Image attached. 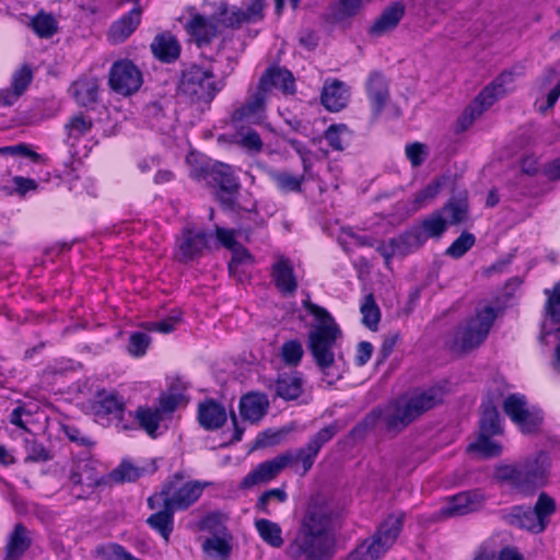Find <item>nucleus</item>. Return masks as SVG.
Wrapping results in <instances>:
<instances>
[{"instance_id": "obj_18", "label": "nucleus", "mask_w": 560, "mask_h": 560, "mask_svg": "<svg viewBox=\"0 0 560 560\" xmlns=\"http://www.w3.org/2000/svg\"><path fill=\"white\" fill-rule=\"evenodd\" d=\"M485 501L486 497L480 490L464 491L448 498L441 514L446 517L466 515L480 510Z\"/></svg>"}, {"instance_id": "obj_46", "label": "nucleus", "mask_w": 560, "mask_h": 560, "mask_svg": "<svg viewBox=\"0 0 560 560\" xmlns=\"http://www.w3.org/2000/svg\"><path fill=\"white\" fill-rule=\"evenodd\" d=\"M232 252V259L229 262V271L235 277H240L246 272L245 267L252 264V255L241 244L230 249Z\"/></svg>"}, {"instance_id": "obj_28", "label": "nucleus", "mask_w": 560, "mask_h": 560, "mask_svg": "<svg viewBox=\"0 0 560 560\" xmlns=\"http://www.w3.org/2000/svg\"><path fill=\"white\" fill-rule=\"evenodd\" d=\"M349 89L342 81L334 80L325 83L320 93L322 104L329 112H339L349 102Z\"/></svg>"}, {"instance_id": "obj_43", "label": "nucleus", "mask_w": 560, "mask_h": 560, "mask_svg": "<svg viewBox=\"0 0 560 560\" xmlns=\"http://www.w3.org/2000/svg\"><path fill=\"white\" fill-rule=\"evenodd\" d=\"M360 312L362 314V324L370 330L375 331L381 319V311L372 293L364 296Z\"/></svg>"}, {"instance_id": "obj_14", "label": "nucleus", "mask_w": 560, "mask_h": 560, "mask_svg": "<svg viewBox=\"0 0 560 560\" xmlns=\"http://www.w3.org/2000/svg\"><path fill=\"white\" fill-rule=\"evenodd\" d=\"M142 73L138 67L128 59L115 61L109 70V88L124 96L131 95L142 85Z\"/></svg>"}, {"instance_id": "obj_10", "label": "nucleus", "mask_w": 560, "mask_h": 560, "mask_svg": "<svg viewBox=\"0 0 560 560\" xmlns=\"http://www.w3.org/2000/svg\"><path fill=\"white\" fill-rule=\"evenodd\" d=\"M495 317V310L491 306L477 311L474 317L457 326L452 349L468 352L479 347L486 340Z\"/></svg>"}, {"instance_id": "obj_9", "label": "nucleus", "mask_w": 560, "mask_h": 560, "mask_svg": "<svg viewBox=\"0 0 560 560\" xmlns=\"http://www.w3.org/2000/svg\"><path fill=\"white\" fill-rule=\"evenodd\" d=\"M190 176L196 180H206L218 187L220 202L228 208L234 207L241 185L230 165L220 162H205L191 166Z\"/></svg>"}, {"instance_id": "obj_23", "label": "nucleus", "mask_w": 560, "mask_h": 560, "mask_svg": "<svg viewBox=\"0 0 560 560\" xmlns=\"http://www.w3.org/2000/svg\"><path fill=\"white\" fill-rule=\"evenodd\" d=\"M135 3V8L110 25L107 36L112 44L124 43L140 25L142 9L139 5V1Z\"/></svg>"}, {"instance_id": "obj_42", "label": "nucleus", "mask_w": 560, "mask_h": 560, "mask_svg": "<svg viewBox=\"0 0 560 560\" xmlns=\"http://www.w3.org/2000/svg\"><path fill=\"white\" fill-rule=\"evenodd\" d=\"M324 138L332 151H343L350 142L351 131L345 124H334L325 130Z\"/></svg>"}, {"instance_id": "obj_60", "label": "nucleus", "mask_w": 560, "mask_h": 560, "mask_svg": "<svg viewBox=\"0 0 560 560\" xmlns=\"http://www.w3.org/2000/svg\"><path fill=\"white\" fill-rule=\"evenodd\" d=\"M405 153L412 167H419L428 156V149L421 142H412L406 145Z\"/></svg>"}, {"instance_id": "obj_31", "label": "nucleus", "mask_w": 560, "mask_h": 560, "mask_svg": "<svg viewBox=\"0 0 560 560\" xmlns=\"http://www.w3.org/2000/svg\"><path fill=\"white\" fill-rule=\"evenodd\" d=\"M405 14V5L396 1L387 7L370 27V34L382 36L394 30Z\"/></svg>"}, {"instance_id": "obj_25", "label": "nucleus", "mask_w": 560, "mask_h": 560, "mask_svg": "<svg viewBox=\"0 0 560 560\" xmlns=\"http://www.w3.org/2000/svg\"><path fill=\"white\" fill-rule=\"evenodd\" d=\"M69 479L73 486L86 487L89 490L94 489L101 481L97 462L92 458L77 459L71 467Z\"/></svg>"}, {"instance_id": "obj_15", "label": "nucleus", "mask_w": 560, "mask_h": 560, "mask_svg": "<svg viewBox=\"0 0 560 560\" xmlns=\"http://www.w3.org/2000/svg\"><path fill=\"white\" fill-rule=\"evenodd\" d=\"M211 234L203 230H196L192 226H185L176 241L178 260L188 262L202 256L209 247Z\"/></svg>"}, {"instance_id": "obj_57", "label": "nucleus", "mask_w": 560, "mask_h": 560, "mask_svg": "<svg viewBox=\"0 0 560 560\" xmlns=\"http://www.w3.org/2000/svg\"><path fill=\"white\" fill-rule=\"evenodd\" d=\"M142 471V469L132 464L122 462L110 472V478L116 482H131L136 481L141 476Z\"/></svg>"}, {"instance_id": "obj_41", "label": "nucleus", "mask_w": 560, "mask_h": 560, "mask_svg": "<svg viewBox=\"0 0 560 560\" xmlns=\"http://www.w3.org/2000/svg\"><path fill=\"white\" fill-rule=\"evenodd\" d=\"M267 176L276 184L282 192H300L304 176H294L288 172H281L269 167L266 170Z\"/></svg>"}, {"instance_id": "obj_12", "label": "nucleus", "mask_w": 560, "mask_h": 560, "mask_svg": "<svg viewBox=\"0 0 560 560\" xmlns=\"http://www.w3.org/2000/svg\"><path fill=\"white\" fill-rule=\"evenodd\" d=\"M224 86V81H215L211 70L190 66L183 71L178 90L196 102H211Z\"/></svg>"}, {"instance_id": "obj_52", "label": "nucleus", "mask_w": 560, "mask_h": 560, "mask_svg": "<svg viewBox=\"0 0 560 560\" xmlns=\"http://www.w3.org/2000/svg\"><path fill=\"white\" fill-rule=\"evenodd\" d=\"M542 422V416L539 410L527 408L514 423L520 427L522 432L532 433L539 429Z\"/></svg>"}, {"instance_id": "obj_39", "label": "nucleus", "mask_w": 560, "mask_h": 560, "mask_svg": "<svg viewBox=\"0 0 560 560\" xmlns=\"http://www.w3.org/2000/svg\"><path fill=\"white\" fill-rule=\"evenodd\" d=\"M133 418L137 420L139 428L142 429L150 438H158L160 423L163 419L155 408L153 409L148 406H139L133 413Z\"/></svg>"}, {"instance_id": "obj_51", "label": "nucleus", "mask_w": 560, "mask_h": 560, "mask_svg": "<svg viewBox=\"0 0 560 560\" xmlns=\"http://www.w3.org/2000/svg\"><path fill=\"white\" fill-rule=\"evenodd\" d=\"M475 244V236L469 232H463L445 250V254L452 258L463 257Z\"/></svg>"}, {"instance_id": "obj_29", "label": "nucleus", "mask_w": 560, "mask_h": 560, "mask_svg": "<svg viewBox=\"0 0 560 560\" xmlns=\"http://www.w3.org/2000/svg\"><path fill=\"white\" fill-rule=\"evenodd\" d=\"M269 387L275 389V398L279 397L285 401L294 400L303 393V381L298 372L282 373Z\"/></svg>"}, {"instance_id": "obj_17", "label": "nucleus", "mask_w": 560, "mask_h": 560, "mask_svg": "<svg viewBox=\"0 0 560 560\" xmlns=\"http://www.w3.org/2000/svg\"><path fill=\"white\" fill-rule=\"evenodd\" d=\"M266 80L257 84L256 91L232 113L233 122L260 124L266 117V102L268 95L264 92Z\"/></svg>"}, {"instance_id": "obj_58", "label": "nucleus", "mask_w": 560, "mask_h": 560, "mask_svg": "<svg viewBox=\"0 0 560 560\" xmlns=\"http://www.w3.org/2000/svg\"><path fill=\"white\" fill-rule=\"evenodd\" d=\"M92 126L93 124L91 119H86L83 115H78L69 120L66 125V129L70 138L78 139L90 132Z\"/></svg>"}, {"instance_id": "obj_45", "label": "nucleus", "mask_w": 560, "mask_h": 560, "mask_svg": "<svg viewBox=\"0 0 560 560\" xmlns=\"http://www.w3.org/2000/svg\"><path fill=\"white\" fill-rule=\"evenodd\" d=\"M34 33L40 38H50L57 33V21L51 14L39 12L31 22Z\"/></svg>"}, {"instance_id": "obj_21", "label": "nucleus", "mask_w": 560, "mask_h": 560, "mask_svg": "<svg viewBox=\"0 0 560 560\" xmlns=\"http://www.w3.org/2000/svg\"><path fill=\"white\" fill-rule=\"evenodd\" d=\"M288 458L278 455L270 460L260 463L243 478L241 487L249 489L254 486L269 482L288 466Z\"/></svg>"}, {"instance_id": "obj_38", "label": "nucleus", "mask_w": 560, "mask_h": 560, "mask_svg": "<svg viewBox=\"0 0 560 560\" xmlns=\"http://www.w3.org/2000/svg\"><path fill=\"white\" fill-rule=\"evenodd\" d=\"M442 214H446L447 223L457 225L468 219V200L466 192L453 196L440 210Z\"/></svg>"}, {"instance_id": "obj_48", "label": "nucleus", "mask_w": 560, "mask_h": 560, "mask_svg": "<svg viewBox=\"0 0 560 560\" xmlns=\"http://www.w3.org/2000/svg\"><path fill=\"white\" fill-rule=\"evenodd\" d=\"M95 553L104 560H137L124 546L116 542L97 546Z\"/></svg>"}, {"instance_id": "obj_40", "label": "nucleus", "mask_w": 560, "mask_h": 560, "mask_svg": "<svg viewBox=\"0 0 560 560\" xmlns=\"http://www.w3.org/2000/svg\"><path fill=\"white\" fill-rule=\"evenodd\" d=\"M479 433L498 435L502 433L500 415L492 401H483L479 420Z\"/></svg>"}, {"instance_id": "obj_11", "label": "nucleus", "mask_w": 560, "mask_h": 560, "mask_svg": "<svg viewBox=\"0 0 560 560\" xmlns=\"http://www.w3.org/2000/svg\"><path fill=\"white\" fill-rule=\"evenodd\" d=\"M339 430L337 422L330 423L310 438L304 446L279 455L289 459L288 466H292L296 474L305 476L312 469L322 447L331 441Z\"/></svg>"}, {"instance_id": "obj_33", "label": "nucleus", "mask_w": 560, "mask_h": 560, "mask_svg": "<svg viewBox=\"0 0 560 560\" xmlns=\"http://www.w3.org/2000/svg\"><path fill=\"white\" fill-rule=\"evenodd\" d=\"M31 544L26 527L22 523L15 524L5 546V559L20 560Z\"/></svg>"}, {"instance_id": "obj_47", "label": "nucleus", "mask_w": 560, "mask_h": 560, "mask_svg": "<svg viewBox=\"0 0 560 560\" xmlns=\"http://www.w3.org/2000/svg\"><path fill=\"white\" fill-rule=\"evenodd\" d=\"M25 463H45L52 459L54 457L51 451L46 448L35 439L25 440Z\"/></svg>"}, {"instance_id": "obj_24", "label": "nucleus", "mask_w": 560, "mask_h": 560, "mask_svg": "<svg viewBox=\"0 0 560 560\" xmlns=\"http://www.w3.org/2000/svg\"><path fill=\"white\" fill-rule=\"evenodd\" d=\"M218 12L212 18L195 14L185 25L187 33L194 38L198 47L208 45L218 35Z\"/></svg>"}, {"instance_id": "obj_19", "label": "nucleus", "mask_w": 560, "mask_h": 560, "mask_svg": "<svg viewBox=\"0 0 560 560\" xmlns=\"http://www.w3.org/2000/svg\"><path fill=\"white\" fill-rule=\"evenodd\" d=\"M93 410L98 417L112 416L117 420L116 425L119 430L132 429V425L124 422L125 401L116 392H107L105 389L97 392Z\"/></svg>"}, {"instance_id": "obj_44", "label": "nucleus", "mask_w": 560, "mask_h": 560, "mask_svg": "<svg viewBox=\"0 0 560 560\" xmlns=\"http://www.w3.org/2000/svg\"><path fill=\"white\" fill-rule=\"evenodd\" d=\"M493 435L479 433L478 439L468 446L469 451L476 452L483 458L497 457L502 453V446L493 441Z\"/></svg>"}, {"instance_id": "obj_35", "label": "nucleus", "mask_w": 560, "mask_h": 560, "mask_svg": "<svg viewBox=\"0 0 560 560\" xmlns=\"http://www.w3.org/2000/svg\"><path fill=\"white\" fill-rule=\"evenodd\" d=\"M232 535H221L206 538L201 545L202 551L212 559L229 560L232 553Z\"/></svg>"}, {"instance_id": "obj_26", "label": "nucleus", "mask_w": 560, "mask_h": 560, "mask_svg": "<svg viewBox=\"0 0 560 560\" xmlns=\"http://www.w3.org/2000/svg\"><path fill=\"white\" fill-rule=\"evenodd\" d=\"M225 408L214 399H206L198 405V422L201 428L214 431L222 428L226 422Z\"/></svg>"}, {"instance_id": "obj_64", "label": "nucleus", "mask_w": 560, "mask_h": 560, "mask_svg": "<svg viewBox=\"0 0 560 560\" xmlns=\"http://www.w3.org/2000/svg\"><path fill=\"white\" fill-rule=\"evenodd\" d=\"M441 184L439 182H433L427 185L423 189L416 194L413 202L418 207H422L425 202L434 199L438 196Z\"/></svg>"}, {"instance_id": "obj_32", "label": "nucleus", "mask_w": 560, "mask_h": 560, "mask_svg": "<svg viewBox=\"0 0 560 560\" xmlns=\"http://www.w3.org/2000/svg\"><path fill=\"white\" fill-rule=\"evenodd\" d=\"M70 91L78 105L89 107L97 102L98 81L96 78H80L72 83Z\"/></svg>"}, {"instance_id": "obj_8", "label": "nucleus", "mask_w": 560, "mask_h": 560, "mask_svg": "<svg viewBox=\"0 0 560 560\" xmlns=\"http://www.w3.org/2000/svg\"><path fill=\"white\" fill-rule=\"evenodd\" d=\"M405 514L394 513L388 515L377 527L373 536L359 545L346 560H377L395 544L398 538Z\"/></svg>"}, {"instance_id": "obj_2", "label": "nucleus", "mask_w": 560, "mask_h": 560, "mask_svg": "<svg viewBox=\"0 0 560 560\" xmlns=\"http://www.w3.org/2000/svg\"><path fill=\"white\" fill-rule=\"evenodd\" d=\"M443 390L438 387L416 389L410 394L400 396L388 404L383 410H371L349 432L353 441H360L376 425L378 420L389 432H400L421 415L443 401Z\"/></svg>"}, {"instance_id": "obj_3", "label": "nucleus", "mask_w": 560, "mask_h": 560, "mask_svg": "<svg viewBox=\"0 0 560 560\" xmlns=\"http://www.w3.org/2000/svg\"><path fill=\"white\" fill-rule=\"evenodd\" d=\"M302 306L317 320L308 332L307 348L317 368L328 376L335 364L332 348L342 335L341 329L326 308L313 303L308 298L302 301Z\"/></svg>"}, {"instance_id": "obj_16", "label": "nucleus", "mask_w": 560, "mask_h": 560, "mask_svg": "<svg viewBox=\"0 0 560 560\" xmlns=\"http://www.w3.org/2000/svg\"><path fill=\"white\" fill-rule=\"evenodd\" d=\"M264 8V0H249V3L244 10L235 7L230 9L228 4L221 3L218 9V21L225 27H240L243 23H253L262 20Z\"/></svg>"}, {"instance_id": "obj_20", "label": "nucleus", "mask_w": 560, "mask_h": 560, "mask_svg": "<svg viewBox=\"0 0 560 560\" xmlns=\"http://www.w3.org/2000/svg\"><path fill=\"white\" fill-rule=\"evenodd\" d=\"M270 277L273 285L283 296L295 294L299 283L290 258L277 256L270 267Z\"/></svg>"}, {"instance_id": "obj_4", "label": "nucleus", "mask_w": 560, "mask_h": 560, "mask_svg": "<svg viewBox=\"0 0 560 560\" xmlns=\"http://www.w3.org/2000/svg\"><path fill=\"white\" fill-rule=\"evenodd\" d=\"M549 468V456L545 452H539L514 464L498 465L493 477L518 493L530 495L546 486Z\"/></svg>"}, {"instance_id": "obj_49", "label": "nucleus", "mask_w": 560, "mask_h": 560, "mask_svg": "<svg viewBox=\"0 0 560 560\" xmlns=\"http://www.w3.org/2000/svg\"><path fill=\"white\" fill-rule=\"evenodd\" d=\"M198 527L200 530L211 534V537L231 534L224 525L222 514L218 512L209 513L202 517Z\"/></svg>"}, {"instance_id": "obj_22", "label": "nucleus", "mask_w": 560, "mask_h": 560, "mask_svg": "<svg viewBox=\"0 0 560 560\" xmlns=\"http://www.w3.org/2000/svg\"><path fill=\"white\" fill-rule=\"evenodd\" d=\"M266 80L264 92L268 96L272 89H279L283 94L292 95L295 93V80L290 70L277 65L270 66L261 74L258 84Z\"/></svg>"}, {"instance_id": "obj_37", "label": "nucleus", "mask_w": 560, "mask_h": 560, "mask_svg": "<svg viewBox=\"0 0 560 560\" xmlns=\"http://www.w3.org/2000/svg\"><path fill=\"white\" fill-rule=\"evenodd\" d=\"M260 539L271 548L279 549L284 545L281 526L268 518H258L254 523Z\"/></svg>"}, {"instance_id": "obj_6", "label": "nucleus", "mask_w": 560, "mask_h": 560, "mask_svg": "<svg viewBox=\"0 0 560 560\" xmlns=\"http://www.w3.org/2000/svg\"><path fill=\"white\" fill-rule=\"evenodd\" d=\"M524 74L525 66L522 63L514 65L501 72L489 85L481 90L472 104L465 108L457 120V132L467 130L487 108L512 90L516 77H523Z\"/></svg>"}, {"instance_id": "obj_1", "label": "nucleus", "mask_w": 560, "mask_h": 560, "mask_svg": "<svg viewBox=\"0 0 560 560\" xmlns=\"http://www.w3.org/2000/svg\"><path fill=\"white\" fill-rule=\"evenodd\" d=\"M338 508L328 497H311L301 515L285 557L290 560H331L336 553L335 524Z\"/></svg>"}, {"instance_id": "obj_13", "label": "nucleus", "mask_w": 560, "mask_h": 560, "mask_svg": "<svg viewBox=\"0 0 560 560\" xmlns=\"http://www.w3.org/2000/svg\"><path fill=\"white\" fill-rule=\"evenodd\" d=\"M184 479L183 472H176L170 480L163 483L159 497L174 511H185L192 505L202 494L206 486L209 483H201L199 481H188L180 487H177Z\"/></svg>"}, {"instance_id": "obj_54", "label": "nucleus", "mask_w": 560, "mask_h": 560, "mask_svg": "<svg viewBox=\"0 0 560 560\" xmlns=\"http://www.w3.org/2000/svg\"><path fill=\"white\" fill-rule=\"evenodd\" d=\"M527 409V401L524 395L511 394L503 402V410L514 422Z\"/></svg>"}, {"instance_id": "obj_30", "label": "nucleus", "mask_w": 560, "mask_h": 560, "mask_svg": "<svg viewBox=\"0 0 560 560\" xmlns=\"http://www.w3.org/2000/svg\"><path fill=\"white\" fill-rule=\"evenodd\" d=\"M269 408V400L266 394L248 393L240 400V413L243 419L250 422H258Z\"/></svg>"}, {"instance_id": "obj_63", "label": "nucleus", "mask_w": 560, "mask_h": 560, "mask_svg": "<svg viewBox=\"0 0 560 560\" xmlns=\"http://www.w3.org/2000/svg\"><path fill=\"white\" fill-rule=\"evenodd\" d=\"M180 319V313L176 312L162 320L150 323L148 329L170 334L175 329Z\"/></svg>"}, {"instance_id": "obj_36", "label": "nucleus", "mask_w": 560, "mask_h": 560, "mask_svg": "<svg viewBox=\"0 0 560 560\" xmlns=\"http://www.w3.org/2000/svg\"><path fill=\"white\" fill-rule=\"evenodd\" d=\"M174 513L175 511L163 501V509L153 513L147 520V524L158 532L165 541H168L174 529Z\"/></svg>"}, {"instance_id": "obj_27", "label": "nucleus", "mask_w": 560, "mask_h": 560, "mask_svg": "<svg viewBox=\"0 0 560 560\" xmlns=\"http://www.w3.org/2000/svg\"><path fill=\"white\" fill-rule=\"evenodd\" d=\"M366 92L375 114H380L389 100L388 80L380 71L370 73Z\"/></svg>"}, {"instance_id": "obj_61", "label": "nucleus", "mask_w": 560, "mask_h": 560, "mask_svg": "<svg viewBox=\"0 0 560 560\" xmlns=\"http://www.w3.org/2000/svg\"><path fill=\"white\" fill-rule=\"evenodd\" d=\"M548 295L547 312L555 322H560V281L555 285L552 292L546 289Z\"/></svg>"}, {"instance_id": "obj_62", "label": "nucleus", "mask_w": 560, "mask_h": 560, "mask_svg": "<svg viewBox=\"0 0 560 560\" xmlns=\"http://www.w3.org/2000/svg\"><path fill=\"white\" fill-rule=\"evenodd\" d=\"M61 431L73 443L85 446L88 448L94 445V442L86 435H84L77 427L71 424H62Z\"/></svg>"}, {"instance_id": "obj_55", "label": "nucleus", "mask_w": 560, "mask_h": 560, "mask_svg": "<svg viewBox=\"0 0 560 560\" xmlns=\"http://www.w3.org/2000/svg\"><path fill=\"white\" fill-rule=\"evenodd\" d=\"M150 343L151 338L148 334L135 331L129 337V343L127 347L128 353L136 358L142 357L145 354Z\"/></svg>"}, {"instance_id": "obj_34", "label": "nucleus", "mask_w": 560, "mask_h": 560, "mask_svg": "<svg viewBox=\"0 0 560 560\" xmlns=\"http://www.w3.org/2000/svg\"><path fill=\"white\" fill-rule=\"evenodd\" d=\"M152 54L164 62H171L178 58L180 46L171 34H159L151 43Z\"/></svg>"}, {"instance_id": "obj_50", "label": "nucleus", "mask_w": 560, "mask_h": 560, "mask_svg": "<svg viewBox=\"0 0 560 560\" xmlns=\"http://www.w3.org/2000/svg\"><path fill=\"white\" fill-rule=\"evenodd\" d=\"M302 342L298 339L285 341L281 347V358L288 365L298 366L303 358Z\"/></svg>"}, {"instance_id": "obj_59", "label": "nucleus", "mask_w": 560, "mask_h": 560, "mask_svg": "<svg viewBox=\"0 0 560 560\" xmlns=\"http://www.w3.org/2000/svg\"><path fill=\"white\" fill-rule=\"evenodd\" d=\"M288 499V494L283 489L276 488L270 489L261 493L256 502V509L265 514H269L268 504L271 500H277L278 502H285Z\"/></svg>"}, {"instance_id": "obj_7", "label": "nucleus", "mask_w": 560, "mask_h": 560, "mask_svg": "<svg viewBox=\"0 0 560 560\" xmlns=\"http://www.w3.org/2000/svg\"><path fill=\"white\" fill-rule=\"evenodd\" d=\"M556 501L546 492H541L533 508L514 505L501 511L502 520L514 527L526 529L533 534L545 532L551 515L556 513Z\"/></svg>"}, {"instance_id": "obj_56", "label": "nucleus", "mask_w": 560, "mask_h": 560, "mask_svg": "<svg viewBox=\"0 0 560 560\" xmlns=\"http://www.w3.org/2000/svg\"><path fill=\"white\" fill-rule=\"evenodd\" d=\"M33 81V71L28 65L21 66L12 74L11 88L23 95Z\"/></svg>"}, {"instance_id": "obj_53", "label": "nucleus", "mask_w": 560, "mask_h": 560, "mask_svg": "<svg viewBox=\"0 0 560 560\" xmlns=\"http://www.w3.org/2000/svg\"><path fill=\"white\" fill-rule=\"evenodd\" d=\"M237 144L249 153H259L262 150L264 143L256 130L246 129L238 132Z\"/></svg>"}, {"instance_id": "obj_5", "label": "nucleus", "mask_w": 560, "mask_h": 560, "mask_svg": "<svg viewBox=\"0 0 560 560\" xmlns=\"http://www.w3.org/2000/svg\"><path fill=\"white\" fill-rule=\"evenodd\" d=\"M446 229L447 220L441 211H434L420 223L411 226L397 237L390 238L388 243L380 244L376 250L388 266L393 257H405L418 250L429 238H440Z\"/></svg>"}]
</instances>
